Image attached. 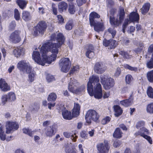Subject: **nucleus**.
<instances>
[{
    "instance_id": "15",
    "label": "nucleus",
    "mask_w": 153,
    "mask_h": 153,
    "mask_svg": "<svg viewBox=\"0 0 153 153\" xmlns=\"http://www.w3.org/2000/svg\"><path fill=\"white\" fill-rule=\"evenodd\" d=\"M105 69L106 68L103 67V64L101 62H97L94 65V71L98 74L103 73L105 71Z\"/></svg>"
},
{
    "instance_id": "38",
    "label": "nucleus",
    "mask_w": 153,
    "mask_h": 153,
    "mask_svg": "<svg viewBox=\"0 0 153 153\" xmlns=\"http://www.w3.org/2000/svg\"><path fill=\"white\" fill-rule=\"evenodd\" d=\"M7 95L8 101H14L16 99V96L14 93L10 92Z\"/></svg>"
},
{
    "instance_id": "50",
    "label": "nucleus",
    "mask_w": 153,
    "mask_h": 153,
    "mask_svg": "<svg viewBox=\"0 0 153 153\" xmlns=\"http://www.w3.org/2000/svg\"><path fill=\"white\" fill-rule=\"evenodd\" d=\"M111 119L110 117H106L102 120L101 123L103 125H105L109 123Z\"/></svg>"
},
{
    "instance_id": "17",
    "label": "nucleus",
    "mask_w": 153,
    "mask_h": 153,
    "mask_svg": "<svg viewBox=\"0 0 153 153\" xmlns=\"http://www.w3.org/2000/svg\"><path fill=\"white\" fill-rule=\"evenodd\" d=\"M0 88L1 91L5 92L10 90V86L6 82L5 80L2 78L0 79Z\"/></svg>"
},
{
    "instance_id": "42",
    "label": "nucleus",
    "mask_w": 153,
    "mask_h": 153,
    "mask_svg": "<svg viewBox=\"0 0 153 153\" xmlns=\"http://www.w3.org/2000/svg\"><path fill=\"white\" fill-rule=\"evenodd\" d=\"M147 93L148 97L151 98H153V89L151 87H149L147 91Z\"/></svg>"
},
{
    "instance_id": "10",
    "label": "nucleus",
    "mask_w": 153,
    "mask_h": 153,
    "mask_svg": "<svg viewBox=\"0 0 153 153\" xmlns=\"http://www.w3.org/2000/svg\"><path fill=\"white\" fill-rule=\"evenodd\" d=\"M97 148L98 152L101 153H108L110 149L108 142L105 140L103 143L98 144L97 145Z\"/></svg>"
},
{
    "instance_id": "4",
    "label": "nucleus",
    "mask_w": 153,
    "mask_h": 153,
    "mask_svg": "<svg viewBox=\"0 0 153 153\" xmlns=\"http://www.w3.org/2000/svg\"><path fill=\"white\" fill-rule=\"evenodd\" d=\"M79 83L77 81L74 79H71L69 83L68 89L69 90L74 93L79 94L84 91L85 89L84 86H82L78 87Z\"/></svg>"
},
{
    "instance_id": "55",
    "label": "nucleus",
    "mask_w": 153,
    "mask_h": 153,
    "mask_svg": "<svg viewBox=\"0 0 153 153\" xmlns=\"http://www.w3.org/2000/svg\"><path fill=\"white\" fill-rule=\"evenodd\" d=\"M107 4L108 7H111L114 5V3L112 0H107Z\"/></svg>"
},
{
    "instance_id": "24",
    "label": "nucleus",
    "mask_w": 153,
    "mask_h": 153,
    "mask_svg": "<svg viewBox=\"0 0 153 153\" xmlns=\"http://www.w3.org/2000/svg\"><path fill=\"white\" fill-rule=\"evenodd\" d=\"M22 18L26 21H28L31 20V16L30 12L26 11H23L22 14Z\"/></svg>"
},
{
    "instance_id": "21",
    "label": "nucleus",
    "mask_w": 153,
    "mask_h": 153,
    "mask_svg": "<svg viewBox=\"0 0 153 153\" xmlns=\"http://www.w3.org/2000/svg\"><path fill=\"white\" fill-rule=\"evenodd\" d=\"M129 19L131 22H138L139 19V15L136 12H133L130 14Z\"/></svg>"
},
{
    "instance_id": "29",
    "label": "nucleus",
    "mask_w": 153,
    "mask_h": 153,
    "mask_svg": "<svg viewBox=\"0 0 153 153\" xmlns=\"http://www.w3.org/2000/svg\"><path fill=\"white\" fill-rule=\"evenodd\" d=\"M150 7V4L146 3L144 4L141 9V12L143 14L145 15L149 11Z\"/></svg>"
},
{
    "instance_id": "48",
    "label": "nucleus",
    "mask_w": 153,
    "mask_h": 153,
    "mask_svg": "<svg viewBox=\"0 0 153 153\" xmlns=\"http://www.w3.org/2000/svg\"><path fill=\"white\" fill-rule=\"evenodd\" d=\"M14 17L17 20H19L20 19L19 12L16 9L14 10Z\"/></svg>"
},
{
    "instance_id": "32",
    "label": "nucleus",
    "mask_w": 153,
    "mask_h": 153,
    "mask_svg": "<svg viewBox=\"0 0 153 153\" xmlns=\"http://www.w3.org/2000/svg\"><path fill=\"white\" fill-rule=\"evenodd\" d=\"M17 3L20 8L23 9L26 7L28 1L24 0H17Z\"/></svg>"
},
{
    "instance_id": "31",
    "label": "nucleus",
    "mask_w": 153,
    "mask_h": 153,
    "mask_svg": "<svg viewBox=\"0 0 153 153\" xmlns=\"http://www.w3.org/2000/svg\"><path fill=\"white\" fill-rule=\"evenodd\" d=\"M119 53L125 59H131L132 56V55H129L127 52L124 50L120 51Z\"/></svg>"
},
{
    "instance_id": "35",
    "label": "nucleus",
    "mask_w": 153,
    "mask_h": 153,
    "mask_svg": "<svg viewBox=\"0 0 153 153\" xmlns=\"http://www.w3.org/2000/svg\"><path fill=\"white\" fill-rule=\"evenodd\" d=\"M22 130L24 133L27 134L30 137L33 136L34 132V131H32L31 129H29L28 128H24L22 129Z\"/></svg>"
},
{
    "instance_id": "37",
    "label": "nucleus",
    "mask_w": 153,
    "mask_h": 153,
    "mask_svg": "<svg viewBox=\"0 0 153 153\" xmlns=\"http://www.w3.org/2000/svg\"><path fill=\"white\" fill-rule=\"evenodd\" d=\"M124 67L125 68L131 71H134V72H137L138 71L137 68L131 66L127 64H124Z\"/></svg>"
},
{
    "instance_id": "9",
    "label": "nucleus",
    "mask_w": 153,
    "mask_h": 153,
    "mask_svg": "<svg viewBox=\"0 0 153 153\" xmlns=\"http://www.w3.org/2000/svg\"><path fill=\"white\" fill-rule=\"evenodd\" d=\"M59 65L62 71L66 73L70 68L71 62L68 58H62L60 61Z\"/></svg>"
},
{
    "instance_id": "53",
    "label": "nucleus",
    "mask_w": 153,
    "mask_h": 153,
    "mask_svg": "<svg viewBox=\"0 0 153 153\" xmlns=\"http://www.w3.org/2000/svg\"><path fill=\"white\" fill-rule=\"evenodd\" d=\"M46 78L48 82H51L55 80L53 76L49 74L47 75Z\"/></svg>"
},
{
    "instance_id": "52",
    "label": "nucleus",
    "mask_w": 153,
    "mask_h": 153,
    "mask_svg": "<svg viewBox=\"0 0 153 153\" xmlns=\"http://www.w3.org/2000/svg\"><path fill=\"white\" fill-rule=\"evenodd\" d=\"M116 41L110 39L109 45L110 48V49L114 48L116 46Z\"/></svg>"
},
{
    "instance_id": "13",
    "label": "nucleus",
    "mask_w": 153,
    "mask_h": 153,
    "mask_svg": "<svg viewBox=\"0 0 153 153\" xmlns=\"http://www.w3.org/2000/svg\"><path fill=\"white\" fill-rule=\"evenodd\" d=\"M20 32L16 30L12 33L10 37V40L13 43H17L21 40V38L19 36Z\"/></svg>"
},
{
    "instance_id": "5",
    "label": "nucleus",
    "mask_w": 153,
    "mask_h": 153,
    "mask_svg": "<svg viewBox=\"0 0 153 153\" xmlns=\"http://www.w3.org/2000/svg\"><path fill=\"white\" fill-rule=\"evenodd\" d=\"M100 82L106 90L109 89L114 87L115 83L114 79L111 78H108L104 75L101 76Z\"/></svg>"
},
{
    "instance_id": "51",
    "label": "nucleus",
    "mask_w": 153,
    "mask_h": 153,
    "mask_svg": "<svg viewBox=\"0 0 153 153\" xmlns=\"http://www.w3.org/2000/svg\"><path fill=\"white\" fill-rule=\"evenodd\" d=\"M132 79V76L130 74H128L126 77V83L129 84L131 83Z\"/></svg>"
},
{
    "instance_id": "33",
    "label": "nucleus",
    "mask_w": 153,
    "mask_h": 153,
    "mask_svg": "<svg viewBox=\"0 0 153 153\" xmlns=\"http://www.w3.org/2000/svg\"><path fill=\"white\" fill-rule=\"evenodd\" d=\"M122 133L119 128H116L115 131L113 136L114 137L116 138H120L122 137Z\"/></svg>"
},
{
    "instance_id": "34",
    "label": "nucleus",
    "mask_w": 153,
    "mask_h": 153,
    "mask_svg": "<svg viewBox=\"0 0 153 153\" xmlns=\"http://www.w3.org/2000/svg\"><path fill=\"white\" fill-rule=\"evenodd\" d=\"M132 100L130 99H126L120 101V104L125 107H128L131 104Z\"/></svg>"
},
{
    "instance_id": "8",
    "label": "nucleus",
    "mask_w": 153,
    "mask_h": 153,
    "mask_svg": "<svg viewBox=\"0 0 153 153\" xmlns=\"http://www.w3.org/2000/svg\"><path fill=\"white\" fill-rule=\"evenodd\" d=\"M17 68L20 71L27 73H29L32 69L29 63L25 60L19 61L17 64Z\"/></svg>"
},
{
    "instance_id": "14",
    "label": "nucleus",
    "mask_w": 153,
    "mask_h": 153,
    "mask_svg": "<svg viewBox=\"0 0 153 153\" xmlns=\"http://www.w3.org/2000/svg\"><path fill=\"white\" fill-rule=\"evenodd\" d=\"M90 25L91 27L93 26L94 30L98 32L103 31L105 29L104 24L102 22H95L93 24Z\"/></svg>"
},
{
    "instance_id": "41",
    "label": "nucleus",
    "mask_w": 153,
    "mask_h": 153,
    "mask_svg": "<svg viewBox=\"0 0 153 153\" xmlns=\"http://www.w3.org/2000/svg\"><path fill=\"white\" fill-rule=\"evenodd\" d=\"M147 75L149 81L150 82H153V70L148 72Z\"/></svg>"
},
{
    "instance_id": "7",
    "label": "nucleus",
    "mask_w": 153,
    "mask_h": 153,
    "mask_svg": "<svg viewBox=\"0 0 153 153\" xmlns=\"http://www.w3.org/2000/svg\"><path fill=\"white\" fill-rule=\"evenodd\" d=\"M47 27V24L45 21H42L39 22L37 25L34 28L33 35L37 36L38 35V32L41 34H43Z\"/></svg>"
},
{
    "instance_id": "56",
    "label": "nucleus",
    "mask_w": 153,
    "mask_h": 153,
    "mask_svg": "<svg viewBox=\"0 0 153 153\" xmlns=\"http://www.w3.org/2000/svg\"><path fill=\"white\" fill-rule=\"evenodd\" d=\"M145 123L143 121H140L138 122L136 125V128H139L142 127L144 125Z\"/></svg>"
},
{
    "instance_id": "44",
    "label": "nucleus",
    "mask_w": 153,
    "mask_h": 153,
    "mask_svg": "<svg viewBox=\"0 0 153 153\" xmlns=\"http://www.w3.org/2000/svg\"><path fill=\"white\" fill-rule=\"evenodd\" d=\"M108 31L109 33L111 35L112 37L114 38L116 35L117 32L116 30L112 28H109L108 29Z\"/></svg>"
},
{
    "instance_id": "43",
    "label": "nucleus",
    "mask_w": 153,
    "mask_h": 153,
    "mask_svg": "<svg viewBox=\"0 0 153 153\" xmlns=\"http://www.w3.org/2000/svg\"><path fill=\"white\" fill-rule=\"evenodd\" d=\"M79 69V65H76L75 66H73L71 68V70L69 73L70 74H73L75 72L78 71Z\"/></svg>"
},
{
    "instance_id": "36",
    "label": "nucleus",
    "mask_w": 153,
    "mask_h": 153,
    "mask_svg": "<svg viewBox=\"0 0 153 153\" xmlns=\"http://www.w3.org/2000/svg\"><path fill=\"white\" fill-rule=\"evenodd\" d=\"M57 98V96L56 94L54 93H51L48 98V101H54L56 100Z\"/></svg>"
},
{
    "instance_id": "57",
    "label": "nucleus",
    "mask_w": 153,
    "mask_h": 153,
    "mask_svg": "<svg viewBox=\"0 0 153 153\" xmlns=\"http://www.w3.org/2000/svg\"><path fill=\"white\" fill-rule=\"evenodd\" d=\"M131 22L130 20V19H126L125 20L123 26L124 28H127L128 25L130 24Z\"/></svg>"
},
{
    "instance_id": "6",
    "label": "nucleus",
    "mask_w": 153,
    "mask_h": 153,
    "mask_svg": "<svg viewBox=\"0 0 153 153\" xmlns=\"http://www.w3.org/2000/svg\"><path fill=\"white\" fill-rule=\"evenodd\" d=\"M40 51L41 53L42 54V59H41L39 53L38 51H34L33 52L32 57L35 61L38 64L44 66L45 65V63H48V62L45 61V60H49V59L46 54L44 55V57H44V58H43V56H42L43 53L41 52V48L40 49Z\"/></svg>"
},
{
    "instance_id": "62",
    "label": "nucleus",
    "mask_w": 153,
    "mask_h": 153,
    "mask_svg": "<svg viewBox=\"0 0 153 153\" xmlns=\"http://www.w3.org/2000/svg\"><path fill=\"white\" fill-rule=\"evenodd\" d=\"M121 144L120 141L117 140L114 141L113 143L114 146L115 148L118 147Z\"/></svg>"
},
{
    "instance_id": "64",
    "label": "nucleus",
    "mask_w": 153,
    "mask_h": 153,
    "mask_svg": "<svg viewBox=\"0 0 153 153\" xmlns=\"http://www.w3.org/2000/svg\"><path fill=\"white\" fill-rule=\"evenodd\" d=\"M76 1L78 5L79 6H81L86 2V0H76Z\"/></svg>"
},
{
    "instance_id": "3",
    "label": "nucleus",
    "mask_w": 153,
    "mask_h": 153,
    "mask_svg": "<svg viewBox=\"0 0 153 153\" xmlns=\"http://www.w3.org/2000/svg\"><path fill=\"white\" fill-rule=\"evenodd\" d=\"M80 106L77 103H75L72 112V115H71V112L65 109V107L62 106L58 108L59 112H62V116L64 119L66 120H71L73 117H76L79 114Z\"/></svg>"
},
{
    "instance_id": "12",
    "label": "nucleus",
    "mask_w": 153,
    "mask_h": 153,
    "mask_svg": "<svg viewBox=\"0 0 153 153\" xmlns=\"http://www.w3.org/2000/svg\"><path fill=\"white\" fill-rule=\"evenodd\" d=\"M5 127L6 133L8 134L12 131L17 130L19 127V126L16 122L8 121L6 122Z\"/></svg>"
},
{
    "instance_id": "26",
    "label": "nucleus",
    "mask_w": 153,
    "mask_h": 153,
    "mask_svg": "<svg viewBox=\"0 0 153 153\" xmlns=\"http://www.w3.org/2000/svg\"><path fill=\"white\" fill-rule=\"evenodd\" d=\"M110 23L111 25L118 26L121 22L118 19H115L114 17L110 16Z\"/></svg>"
},
{
    "instance_id": "1",
    "label": "nucleus",
    "mask_w": 153,
    "mask_h": 153,
    "mask_svg": "<svg viewBox=\"0 0 153 153\" xmlns=\"http://www.w3.org/2000/svg\"><path fill=\"white\" fill-rule=\"evenodd\" d=\"M99 80L98 76H92L90 77L87 85L89 94L91 96H94L95 98L98 99L101 98L102 95L101 85L99 83Z\"/></svg>"
},
{
    "instance_id": "27",
    "label": "nucleus",
    "mask_w": 153,
    "mask_h": 153,
    "mask_svg": "<svg viewBox=\"0 0 153 153\" xmlns=\"http://www.w3.org/2000/svg\"><path fill=\"white\" fill-rule=\"evenodd\" d=\"M56 40L58 42V44H59V45H62L63 43L65 40V38L63 35L61 33H58L56 37Z\"/></svg>"
},
{
    "instance_id": "49",
    "label": "nucleus",
    "mask_w": 153,
    "mask_h": 153,
    "mask_svg": "<svg viewBox=\"0 0 153 153\" xmlns=\"http://www.w3.org/2000/svg\"><path fill=\"white\" fill-rule=\"evenodd\" d=\"M147 67L149 68H153V58H152L150 60L147 62Z\"/></svg>"
},
{
    "instance_id": "46",
    "label": "nucleus",
    "mask_w": 153,
    "mask_h": 153,
    "mask_svg": "<svg viewBox=\"0 0 153 153\" xmlns=\"http://www.w3.org/2000/svg\"><path fill=\"white\" fill-rule=\"evenodd\" d=\"M68 11L71 14H74L75 12L74 6L72 4L69 5Z\"/></svg>"
},
{
    "instance_id": "39",
    "label": "nucleus",
    "mask_w": 153,
    "mask_h": 153,
    "mask_svg": "<svg viewBox=\"0 0 153 153\" xmlns=\"http://www.w3.org/2000/svg\"><path fill=\"white\" fill-rule=\"evenodd\" d=\"M0 138L1 140L3 141L6 139V135L3 130V127L2 126L0 127Z\"/></svg>"
},
{
    "instance_id": "16",
    "label": "nucleus",
    "mask_w": 153,
    "mask_h": 153,
    "mask_svg": "<svg viewBox=\"0 0 153 153\" xmlns=\"http://www.w3.org/2000/svg\"><path fill=\"white\" fill-rule=\"evenodd\" d=\"M56 128L54 125L47 127L46 129L45 134L48 137H51L56 132Z\"/></svg>"
},
{
    "instance_id": "19",
    "label": "nucleus",
    "mask_w": 153,
    "mask_h": 153,
    "mask_svg": "<svg viewBox=\"0 0 153 153\" xmlns=\"http://www.w3.org/2000/svg\"><path fill=\"white\" fill-rule=\"evenodd\" d=\"M24 49L22 47L16 48L13 51V54L17 58L24 54Z\"/></svg>"
},
{
    "instance_id": "60",
    "label": "nucleus",
    "mask_w": 153,
    "mask_h": 153,
    "mask_svg": "<svg viewBox=\"0 0 153 153\" xmlns=\"http://www.w3.org/2000/svg\"><path fill=\"white\" fill-rule=\"evenodd\" d=\"M8 101L7 95H4L2 97V102L4 104L7 101Z\"/></svg>"
},
{
    "instance_id": "59",
    "label": "nucleus",
    "mask_w": 153,
    "mask_h": 153,
    "mask_svg": "<svg viewBox=\"0 0 153 153\" xmlns=\"http://www.w3.org/2000/svg\"><path fill=\"white\" fill-rule=\"evenodd\" d=\"M81 137L82 138L85 139L87 137L88 134L87 132L85 131H82L80 133Z\"/></svg>"
},
{
    "instance_id": "61",
    "label": "nucleus",
    "mask_w": 153,
    "mask_h": 153,
    "mask_svg": "<svg viewBox=\"0 0 153 153\" xmlns=\"http://www.w3.org/2000/svg\"><path fill=\"white\" fill-rule=\"evenodd\" d=\"M88 115L89 114H88V113H87V114L85 116V119L86 122L89 124L91 123V119Z\"/></svg>"
},
{
    "instance_id": "18",
    "label": "nucleus",
    "mask_w": 153,
    "mask_h": 153,
    "mask_svg": "<svg viewBox=\"0 0 153 153\" xmlns=\"http://www.w3.org/2000/svg\"><path fill=\"white\" fill-rule=\"evenodd\" d=\"M87 113L92 120L94 121H97L98 120L99 115L95 110H90L88 111Z\"/></svg>"
},
{
    "instance_id": "63",
    "label": "nucleus",
    "mask_w": 153,
    "mask_h": 153,
    "mask_svg": "<svg viewBox=\"0 0 153 153\" xmlns=\"http://www.w3.org/2000/svg\"><path fill=\"white\" fill-rule=\"evenodd\" d=\"M52 9L53 13L55 15H57V9L54 4H52Z\"/></svg>"
},
{
    "instance_id": "58",
    "label": "nucleus",
    "mask_w": 153,
    "mask_h": 153,
    "mask_svg": "<svg viewBox=\"0 0 153 153\" xmlns=\"http://www.w3.org/2000/svg\"><path fill=\"white\" fill-rule=\"evenodd\" d=\"M110 43V40H107L105 39H104L103 42V44L104 46L106 47L108 46L109 47Z\"/></svg>"
},
{
    "instance_id": "25",
    "label": "nucleus",
    "mask_w": 153,
    "mask_h": 153,
    "mask_svg": "<svg viewBox=\"0 0 153 153\" xmlns=\"http://www.w3.org/2000/svg\"><path fill=\"white\" fill-rule=\"evenodd\" d=\"M68 7V4L62 1L60 2L58 5L59 11L62 12L66 10Z\"/></svg>"
},
{
    "instance_id": "2",
    "label": "nucleus",
    "mask_w": 153,
    "mask_h": 153,
    "mask_svg": "<svg viewBox=\"0 0 153 153\" xmlns=\"http://www.w3.org/2000/svg\"><path fill=\"white\" fill-rule=\"evenodd\" d=\"M61 46L59 44L53 43L51 42H47L43 45L41 47V52L43 53V58L45 57L44 55L47 54L48 51L51 52L52 53L50 56H48L49 60H45V61L48 62V64H50L52 61H54L56 59L57 54L58 53V48Z\"/></svg>"
},
{
    "instance_id": "40",
    "label": "nucleus",
    "mask_w": 153,
    "mask_h": 153,
    "mask_svg": "<svg viewBox=\"0 0 153 153\" xmlns=\"http://www.w3.org/2000/svg\"><path fill=\"white\" fill-rule=\"evenodd\" d=\"M146 111L148 113L153 114V103L148 105L146 107Z\"/></svg>"
},
{
    "instance_id": "20",
    "label": "nucleus",
    "mask_w": 153,
    "mask_h": 153,
    "mask_svg": "<svg viewBox=\"0 0 153 153\" xmlns=\"http://www.w3.org/2000/svg\"><path fill=\"white\" fill-rule=\"evenodd\" d=\"M100 16L95 12H91L89 15V21L90 25H92L94 22L95 19H99Z\"/></svg>"
},
{
    "instance_id": "47",
    "label": "nucleus",
    "mask_w": 153,
    "mask_h": 153,
    "mask_svg": "<svg viewBox=\"0 0 153 153\" xmlns=\"http://www.w3.org/2000/svg\"><path fill=\"white\" fill-rule=\"evenodd\" d=\"M28 73H29L28 76L29 79L31 82H32L34 80L35 74L34 72L31 71H31Z\"/></svg>"
},
{
    "instance_id": "45",
    "label": "nucleus",
    "mask_w": 153,
    "mask_h": 153,
    "mask_svg": "<svg viewBox=\"0 0 153 153\" xmlns=\"http://www.w3.org/2000/svg\"><path fill=\"white\" fill-rule=\"evenodd\" d=\"M73 27V22L72 21H68L65 25V28L67 30H71Z\"/></svg>"
},
{
    "instance_id": "23",
    "label": "nucleus",
    "mask_w": 153,
    "mask_h": 153,
    "mask_svg": "<svg viewBox=\"0 0 153 153\" xmlns=\"http://www.w3.org/2000/svg\"><path fill=\"white\" fill-rule=\"evenodd\" d=\"M94 50L93 46L91 45H90L88 46V49L87 50L86 53V55L89 58H91L94 55V53L93 52Z\"/></svg>"
},
{
    "instance_id": "22",
    "label": "nucleus",
    "mask_w": 153,
    "mask_h": 153,
    "mask_svg": "<svg viewBox=\"0 0 153 153\" xmlns=\"http://www.w3.org/2000/svg\"><path fill=\"white\" fill-rule=\"evenodd\" d=\"M118 16L119 17L120 21L122 23L125 17V12L123 7H120L119 8Z\"/></svg>"
},
{
    "instance_id": "11",
    "label": "nucleus",
    "mask_w": 153,
    "mask_h": 153,
    "mask_svg": "<svg viewBox=\"0 0 153 153\" xmlns=\"http://www.w3.org/2000/svg\"><path fill=\"white\" fill-rule=\"evenodd\" d=\"M149 131L147 129L144 127H143L140 129V131L136 132L134 135L136 136L140 135L147 140L150 144H152V140L151 138L147 135L149 134Z\"/></svg>"
},
{
    "instance_id": "54",
    "label": "nucleus",
    "mask_w": 153,
    "mask_h": 153,
    "mask_svg": "<svg viewBox=\"0 0 153 153\" xmlns=\"http://www.w3.org/2000/svg\"><path fill=\"white\" fill-rule=\"evenodd\" d=\"M57 22L59 23L62 24L64 22V19L62 16L61 15L57 16Z\"/></svg>"
},
{
    "instance_id": "28",
    "label": "nucleus",
    "mask_w": 153,
    "mask_h": 153,
    "mask_svg": "<svg viewBox=\"0 0 153 153\" xmlns=\"http://www.w3.org/2000/svg\"><path fill=\"white\" fill-rule=\"evenodd\" d=\"M64 135L66 138H69L71 137V139L74 142H76L78 137V136L76 135L75 133L74 134H71L68 132H64L63 133Z\"/></svg>"
},
{
    "instance_id": "30",
    "label": "nucleus",
    "mask_w": 153,
    "mask_h": 153,
    "mask_svg": "<svg viewBox=\"0 0 153 153\" xmlns=\"http://www.w3.org/2000/svg\"><path fill=\"white\" fill-rule=\"evenodd\" d=\"M114 110L115 112V115L116 117H118L121 115L123 112V110L121 107L118 105L114 106Z\"/></svg>"
}]
</instances>
